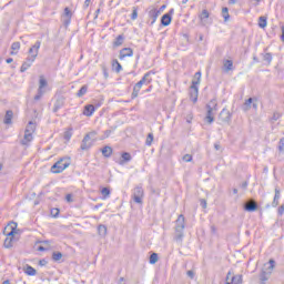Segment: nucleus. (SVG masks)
I'll list each match as a JSON object with an SVG mask.
<instances>
[{
  "mask_svg": "<svg viewBox=\"0 0 284 284\" xmlns=\"http://www.w3.org/2000/svg\"><path fill=\"white\" fill-rule=\"evenodd\" d=\"M185 215L180 214L175 221V232L173 240L178 245H183V239L185 237Z\"/></svg>",
  "mask_w": 284,
  "mask_h": 284,
  "instance_id": "1",
  "label": "nucleus"
},
{
  "mask_svg": "<svg viewBox=\"0 0 284 284\" xmlns=\"http://www.w3.org/2000/svg\"><path fill=\"white\" fill-rule=\"evenodd\" d=\"M72 164L70 156L60 158L50 169L52 174H61L64 170H68Z\"/></svg>",
  "mask_w": 284,
  "mask_h": 284,
  "instance_id": "2",
  "label": "nucleus"
},
{
  "mask_svg": "<svg viewBox=\"0 0 284 284\" xmlns=\"http://www.w3.org/2000/svg\"><path fill=\"white\" fill-rule=\"evenodd\" d=\"M37 131V123L33 121H29L27 124V128L24 130V136L21 140V145H30L31 141L34 139L32 134Z\"/></svg>",
  "mask_w": 284,
  "mask_h": 284,
  "instance_id": "3",
  "label": "nucleus"
},
{
  "mask_svg": "<svg viewBox=\"0 0 284 284\" xmlns=\"http://www.w3.org/2000/svg\"><path fill=\"white\" fill-rule=\"evenodd\" d=\"M206 116L204 118V121L206 123H214V114L219 112V102H216V99H212L207 104H206Z\"/></svg>",
  "mask_w": 284,
  "mask_h": 284,
  "instance_id": "4",
  "label": "nucleus"
},
{
  "mask_svg": "<svg viewBox=\"0 0 284 284\" xmlns=\"http://www.w3.org/2000/svg\"><path fill=\"white\" fill-rule=\"evenodd\" d=\"M97 136V131H91L87 133L81 142L80 150L88 151L92 145H94V142H92V138Z\"/></svg>",
  "mask_w": 284,
  "mask_h": 284,
  "instance_id": "5",
  "label": "nucleus"
},
{
  "mask_svg": "<svg viewBox=\"0 0 284 284\" xmlns=\"http://www.w3.org/2000/svg\"><path fill=\"white\" fill-rule=\"evenodd\" d=\"M45 88H48V80H45L43 75H40L38 91L33 98L34 101H41V99H43V94H45Z\"/></svg>",
  "mask_w": 284,
  "mask_h": 284,
  "instance_id": "6",
  "label": "nucleus"
},
{
  "mask_svg": "<svg viewBox=\"0 0 284 284\" xmlns=\"http://www.w3.org/2000/svg\"><path fill=\"white\" fill-rule=\"evenodd\" d=\"M146 14L149 18L148 20L149 26H154V23H156V20L161 16V11H159L156 7L151 6L146 9Z\"/></svg>",
  "mask_w": 284,
  "mask_h": 284,
  "instance_id": "7",
  "label": "nucleus"
},
{
  "mask_svg": "<svg viewBox=\"0 0 284 284\" xmlns=\"http://www.w3.org/2000/svg\"><path fill=\"white\" fill-rule=\"evenodd\" d=\"M143 196H145V191L143 190V186H135L132 191V200L134 201V203L143 205Z\"/></svg>",
  "mask_w": 284,
  "mask_h": 284,
  "instance_id": "8",
  "label": "nucleus"
},
{
  "mask_svg": "<svg viewBox=\"0 0 284 284\" xmlns=\"http://www.w3.org/2000/svg\"><path fill=\"white\" fill-rule=\"evenodd\" d=\"M62 108H65V97L57 95L53 103L52 112L57 114V112H59V110H61Z\"/></svg>",
  "mask_w": 284,
  "mask_h": 284,
  "instance_id": "9",
  "label": "nucleus"
},
{
  "mask_svg": "<svg viewBox=\"0 0 284 284\" xmlns=\"http://www.w3.org/2000/svg\"><path fill=\"white\" fill-rule=\"evenodd\" d=\"M190 99L193 103L199 101V82H192L190 88Z\"/></svg>",
  "mask_w": 284,
  "mask_h": 284,
  "instance_id": "10",
  "label": "nucleus"
},
{
  "mask_svg": "<svg viewBox=\"0 0 284 284\" xmlns=\"http://www.w3.org/2000/svg\"><path fill=\"white\" fill-rule=\"evenodd\" d=\"M37 61V54L29 55L20 68V72H26L28 69L32 68V64Z\"/></svg>",
  "mask_w": 284,
  "mask_h": 284,
  "instance_id": "11",
  "label": "nucleus"
},
{
  "mask_svg": "<svg viewBox=\"0 0 284 284\" xmlns=\"http://www.w3.org/2000/svg\"><path fill=\"white\" fill-rule=\"evenodd\" d=\"M219 119L222 123H230V121H232V113H230L227 109H223L220 112Z\"/></svg>",
  "mask_w": 284,
  "mask_h": 284,
  "instance_id": "12",
  "label": "nucleus"
},
{
  "mask_svg": "<svg viewBox=\"0 0 284 284\" xmlns=\"http://www.w3.org/2000/svg\"><path fill=\"white\" fill-rule=\"evenodd\" d=\"M126 57H134V50L132 48H123L120 50L119 59L123 61Z\"/></svg>",
  "mask_w": 284,
  "mask_h": 284,
  "instance_id": "13",
  "label": "nucleus"
},
{
  "mask_svg": "<svg viewBox=\"0 0 284 284\" xmlns=\"http://www.w3.org/2000/svg\"><path fill=\"white\" fill-rule=\"evenodd\" d=\"M152 74H156V71L151 70L148 71L142 79L140 80L144 85H150V83H152Z\"/></svg>",
  "mask_w": 284,
  "mask_h": 284,
  "instance_id": "14",
  "label": "nucleus"
},
{
  "mask_svg": "<svg viewBox=\"0 0 284 284\" xmlns=\"http://www.w3.org/2000/svg\"><path fill=\"white\" fill-rule=\"evenodd\" d=\"M41 48V41H37L30 49H29V54L30 57H34L36 54V59L37 57H39V50Z\"/></svg>",
  "mask_w": 284,
  "mask_h": 284,
  "instance_id": "15",
  "label": "nucleus"
},
{
  "mask_svg": "<svg viewBox=\"0 0 284 284\" xmlns=\"http://www.w3.org/2000/svg\"><path fill=\"white\" fill-rule=\"evenodd\" d=\"M222 63L224 72H232L234 70V61L225 59Z\"/></svg>",
  "mask_w": 284,
  "mask_h": 284,
  "instance_id": "16",
  "label": "nucleus"
},
{
  "mask_svg": "<svg viewBox=\"0 0 284 284\" xmlns=\"http://www.w3.org/2000/svg\"><path fill=\"white\" fill-rule=\"evenodd\" d=\"M143 83L140 80L133 87V92L131 94V99H136L139 97V92H141V88H143Z\"/></svg>",
  "mask_w": 284,
  "mask_h": 284,
  "instance_id": "17",
  "label": "nucleus"
},
{
  "mask_svg": "<svg viewBox=\"0 0 284 284\" xmlns=\"http://www.w3.org/2000/svg\"><path fill=\"white\" fill-rule=\"evenodd\" d=\"M274 267H276V261L274 260H270L268 263L264 264V271L267 274H272V272H274Z\"/></svg>",
  "mask_w": 284,
  "mask_h": 284,
  "instance_id": "18",
  "label": "nucleus"
},
{
  "mask_svg": "<svg viewBox=\"0 0 284 284\" xmlns=\"http://www.w3.org/2000/svg\"><path fill=\"white\" fill-rule=\"evenodd\" d=\"M245 212H256L258 210V203L256 201H253L252 203L244 204Z\"/></svg>",
  "mask_w": 284,
  "mask_h": 284,
  "instance_id": "19",
  "label": "nucleus"
},
{
  "mask_svg": "<svg viewBox=\"0 0 284 284\" xmlns=\"http://www.w3.org/2000/svg\"><path fill=\"white\" fill-rule=\"evenodd\" d=\"M278 201H281V189L275 187V195L273 197L272 207H278Z\"/></svg>",
  "mask_w": 284,
  "mask_h": 284,
  "instance_id": "20",
  "label": "nucleus"
},
{
  "mask_svg": "<svg viewBox=\"0 0 284 284\" xmlns=\"http://www.w3.org/2000/svg\"><path fill=\"white\" fill-rule=\"evenodd\" d=\"M95 111H97V108L93 104H88L84 106L83 114L84 116H92Z\"/></svg>",
  "mask_w": 284,
  "mask_h": 284,
  "instance_id": "21",
  "label": "nucleus"
},
{
  "mask_svg": "<svg viewBox=\"0 0 284 284\" xmlns=\"http://www.w3.org/2000/svg\"><path fill=\"white\" fill-rule=\"evenodd\" d=\"M199 19L203 26L207 23L206 19H210V11L207 9L202 10V12L199 14Z\"/></svg>",
  "mask_w": 284,
  "mask_h": 284,
  "instance_id": "22",
  "label": "nucleus"
},
{
  "mask_svg": "<svg viewBox=\"0 0 284 284\" xmlns=\"http://www.w3.org/2000/svg\"><path fill=\"white\" fill-rule=\"evenodd\" d=\"M170 23H172V16H170V13L163 14L161 18V24L168 27Z\"/></svg>",
  "mask_w": 284,
  "mask_h": 284,
  "instance_id": "23",
  "label": "nucleus"
},
{
  "mask_svg": "<svg viewBox=\"0 0 284 284\" xmlns=\"http://www.w3.org/2000/svg\"><path fill=\"white\" fill-rule=\"evenodd\" d=\"M14 116V113L12 112V110H8L6 112V115H4V120H3V123L6 125H10V123H12V118Z\"/></svg>",
  "mask_w": 284,
  "mask_h": 284,
  "instance_id": "24",
  "label": "nucleus"
},
{
  "mask_svg": "<svg viewBox=\"0 0 284 284\" xmlns=\"http://www.w3.org/2000/svg\"><path fill=\"white\" fill-rule=\"evenodd\" d=\"M101 152H102V156H104L105 159H110V156H112V152L114 151L112 146L106 145L101 150Z\"/></svg>",
  "mask_w": 284,
  "mask_h": 284,
  "instance_id": "25",
  "label": "nucleus"
},
{
  "mask_svg": "<svg viewBox=\"0 0 284 284\" xmlns=\"http://www.w3.org/2000/svg\"><path fill=\"white\" fill-rule=\"evenodd\" d=\"M98 234L99 236H102V239H104V236H108V226L103 224L98 225Z\"/></svg>",
  "mask_w": 284,
  "mask_h": 284,
  "instance_id": "26",
  "label": "nucleus"
},
{
  "mask_svg": "<svg viewBox=\"0 0 284 284\" xmlns=\"http://www.w3.org/2000/svg\"><path fill=\"white\" fill-rule=\"evenodd\" d=\"M24 274H27V276H37V270L30 265H27L23 268Z\"/></svg>",
  "mask_w": 284,
  "mask_h": 284,
  "instance_id": "27",
  "label": "nucleus"
},
{
  "mask_svg": "<svg viewBox=\"0 0 284 284\" xmlns=\"http://www.w3.org/2000/svg\"><path fill=\"white\" fill-rule=\"evenodd\" d=\"M123 41H125V36L120 34L115 38V40L113 41V48H120V45L123 43Z\"/></svg>",
  "mask_w": 284,
  "mask_h": 284,
  "instance_id": "28",
  "label": "nucleus"
},
{
  "mask_svg": "<svg viewBox=\"0 0 284 284\" xmlns=\"http://www.w3.org/2000/svg\"><path fill=\"white\" fill-rule=\"evenodd\" d=\"M112 68H113L114 72H116V74H119V72H121L123 70V67L116 59L112 60Z\"/></svg>",
  "mask_w": 284,
  "mask_h": 284,
  "instance_id": "29",
  "label": "nucleus"
},
{
  "mask_svg": "<svg viewBox=\"0 0 284 284\" xmlns=\"http://www.w3.org/2000/svg\"><path fill=\"white\" fill-rule=\"evenodd\" d=\"M121 156L122 160L120 161V165H123L124 163L132 161V155L128 152H123Z\"/></svg>",
  "mask_w": 284,
  "mask_h": 284,
  "instance_id": "30",
  "label": "nucleus"
},
{
  "mask_svg": "<svg viewBox=\"0 0 284 284\" xmlns=\"http://www.w3.org/2000/svg\"><path fill=\"white\" fill-rule=\"evenodd\" d=\"M243 283V275H235L231 278V282H226L225 284H241Z\"/></svg>",
  "mask_w": 284,
  "mask_h": 284,
  "instance_id": "31",
  "label": "nucleus"
},
{
  "mask_svg": "<svg viewBox=\"0 0 284 284\" xmlns=\"http://www.w3.org/2000/svg\"><path fill=\"white\" fill-rule=\"evenodd\" d=\"M11 54H17L19 50H21V43L20 42H13L11 44Z\"/></svg>",
  "mask_w": 284,
  "mask_h": 284,
  "instance_id": "32",
  "label": "nucleus"
},
{
  "mask_svg": "<svg viewBox=\"0 0 284 284\" xmlns=\"http://www.w3.org/2000/svg\"><path fill=\"white\" fill-rule=\"evenodd\" d=\"M85 94H88V84L81 87V89L77 93V97L81 99V97H85Z\"/></svg>",
  "mask_w": 284,
  "mask_h": 284,
  "instance_id": "33",
  "label": "nucleus"
},
{
  "mask_svg": "<svg viewBox=\"0 0 284 284\" xmlns=\"http://www.w3.org/2000/svg\"><path fill=\"white\" fill-rule=\"evenodd\" d=\"M258 28H267V17L262 16L258 18Z\"/></svg>",
  "mask_w": 284,
  "mask_h": 284,
  "instance_id": "34",
  "label": "nucleus"
},
{
  "mask_svg": "<svg viewBox=\"0 0 284 284\" xmlns=\"http://www.w3.org/2000/svg\"><path fill=\"white\" fill-rule=\"evenodd\" d=\"M101 194H102V199L105 201V199H110V194H112V192L110 191L109 187H103L101 190Z\"/></svg>",
  "mask_w": 284,
  "mask_h": 284,
  "instance_id": "35",
  "label": "nucleus"
},
{
  "mask_svg": "<svg viewBox=\"0 0 284 284\" xmlns=\"http://www.w3.org/2000/svg\"><path fill=\"white\" fill-rule=\"evenodd\" d=\"M158 262H159V254L152 253V254L150 255L149 263H150L151 265H156Z\"/></svg>",
  "mask_w": 284,
  "mask_h": 284,
  "instance_id": "36",
  "label": "nucleus"
},
{
  "mask_svg": "<svg viewBox=\"0 0 284 284\" xmlns=\"http://www.w3.org/2000/svg\"><path fill=\"white\" fill-rule=\"evenodd\" d=\"M222 17L224 21H230V9L227 7L222 8Z\"/></svg>",
  "mask_w": 284,
  "mask_h": 284,
  "instance_id": "37",
  "label": "nucleus"
},
{
  "mask_svg": "<svg viewBox=\"0 0 284 284\" xmlns=\"http://www.w3.org/2000/svg\"><path fill=\"white\" fill-rule=\"evenodd\" d=\"M270 273H267V271L262 270L261 274H260V281L265 282L268 281L270 278Z\"/></svg>",
  "mask_w": 284,
  "mask_h": 284,
  "instance_id": "38",
  "label": "nucleus"
},
{
  "mask_svg": "<svg viewBox=\"0 0 284 284\" xmlns=\"http://www.w3.org/2000/svg\"><path fill=\"white\" fill-rule=\"evenodd\" d=\"M62 258H63V253H61V252H53L52 253V261L58 262V261H61Z\"/></svg>",
  "mask_w": 284,
  "mask_h": 284,
  "instance_id": "39",
  "label": "nucleus"
},
{
  "mask_svg": "<svg viewBox=\"0 0 284 284\" xmlns=\"http://www.w3.org/2000/svg\"><path fill=\"white\" fill-rule=\"evenodd\" d=\"M136 19H139V9L136 7H133V11H132V14H131V20L136 21Z\"/></svg>",
  "mask_w": 284,
  "mask_h": 284,
  "instance_id": "40",
  "label": "nucleus"
},
{
  "mask_svg": "<svg viewBox=\"0 0 284 284\" xmlns=\"http://www.w3.org/2000/svg\"><path fill=\"white\" fill-rule=\"evenodd\" d=\"M101 70L103 72L104 79H108L110 77V73L108 72V65H105V63L101 64Z\"/></svg>",
  "mask_w": 284,
  "mask_h": 284,
  "instance_id": "41",
  "label": "nucleus"
},
{
  "mask_svg": "<svg viewBox=\"0 0 284 284\" xmlns=\"http://www.w3.org/2000/svg\"><path fill=\"white\" fill-rule=\"evenodd\" d=\"M152 141H154V134L149 133L146 136L145 145H148V146L152 145Z\"/></svg>",
  "mask_w": 284,
  "mask_h": 284,
  "instance_id": "42",
  "label": "nucleus"
},
{
  "mask_svg": "<svg viewBox=\"0 0 284 284\" xmlns=\"http://www.w3.org/2000/svg\"><path fill=\"white\" fill-rule=\"evenodd\" d=\"M194 79L192 81V83H197V85H201V71H197L195 74H194Z\"/></svg>",
  "mask_w": 284,
  "mask_h": 284,
  "instance_id": "43",
  "label": "nucleus"
},
{
  "mask_svg": "<svg viewBox=\"0 0 284 284\" xmlns=\"http://www.w3.org/2000/svg\"><path fill=\"white\" fill-rule=\"evenodd\" d=\"M112 130H105L103 135L100 138V141H105V139H110V134H112Z\"/></svg>",
  "mask_w": 284,
  "mask_h": 284,
  "instance_id": "44",
  "label": "nucleus"
},
{
  "mask_svg": "<svg viewBox=\"0 0 284 284\" xmlns=\"http://www.w3.org/2000/svg\"><path fill=\"white\" fill-rule=\"evenodd\" d=\"M272 53H264L263 54V60L267 62V64L270 65V63H272Z\"/></svg>",
  "mask_w": 284,
  "mask_h": 284,
  "instance_id": "45",
  "label": "nucleus"
},
{
  "mask_svg": "<svg viewBox=\"0 0 284 284\" xmlns=\"http://www.w3.org/2000/svg\"><path fill=\"white\" fill-rule=\"evenodd\" d=\"M182 160L184 161V163H192V154H184Z\"/></svg>",
  "mask_w": 284,
  "mask_h": 284,
  "instance_id": "46",
  "label": "nucleus"
},
{
  "mask_svg": "<svg viewBox=\"0 0 284 284\" xmlns=\"http://www.w3.org/2000/svg\"><path fill=\"white\" fill-rule=\"evenodd\" d=\"M4 247H7V248L12 247V237H7L4 240Z\"/></svg>",
  "mask_w": 284,
  "mask_h": 284,
  "instance_id": "47",
  "label": "nucleus"
},
{
  "mask_svg": "<svg viewBox=\"0 0 284 284\" xmlns=\"http://www.w3.org/2000/svg\"><path fill=\"white\" fill-rule=\"evenodd\" d=\"M282 114L280 112H274L271 121H278V119H281Z\"/></svg>",
  "mask_w": 284,
  "mask_h": 284,
  "instance_id": "48",
  "label": "nucleus"
},
{
  "mask_svg": "<svg viewBox=\"0 0 284 284\" xmlns=\"http://www.w3.org/2000/svg\"><path fill=\"white\" fill-rule=\"evenodd\" d=\"M278 152H284V138L280 139V142H278Z\"/></svg>",
  "mask_w": 284,
  "mask_h": 284,
  "instance_id": "49",
  "label": "nucleus"
},
{
  "mask_svg": "<svg viewBox=\"0 0 284 284\" xmlns=\"http://www.w3.org/2000/svg\"><path fill=\"white\" fill-rule=\"evenodd\" d=\"M64 14L68 19H72V11H70V8L67 7L64 9Z\"/></svg>",
  "mask_w": 284,
  "mask_h": 284,
  "instance_id": "50",
  "label": "nucleus"
},
{
  "mask_svg": "<svg viewBox=\"0 0 284 284\" xmlns=\"http://www.w3.org/2000/svg\"><path fill=\"white\" fill-rule=\"evenodd\" d=\"M64 139H65V141H70V139H72V131H65Z\"/></svg>",
  "mask_w": 284,
  "mask_h": 284,
  "instance_id": "51",
  "label": "nucleus"
},
{
  "mask_svg": "<svg viewBox=\"0 0 284 284\" xmlns=\"http://www.w3.org/2000/svg\"><path fill=\"white\" fill-rule=\"evenodd\" d=\"M14 234H17V230L12 229L11 232L7 234V239H14Z\"/></svg>",
  "mask_w": 284,
  "mask_h": 284,
  "instance_id": "52",
  "label": "nucleus"
},
{
  "mask_svg": "<svg viewBox=\"0 0 284 284\" xmlns=\"http://www.w3.org/2000/svg\"><path fill=\"white\" fill-rule=\"evenodd\" d=\"M186 276H189V278L191 280H194V276H196V273H194V271H187Z\"/></svg>",
  "mask_w": 284,
  "mask_h": 284,
  "instance_id": "53",
  "label": "nucleus"
},
{
  "mask_svg": "<svg viewBox=\"0 0 284 284\" xmlns=\"http://www.w3.org/2000/svg\"><path fill=\"white\" fill-rule=\"evenodd\" d=\"M51 214L54 219H57L59 216V209H52Z\"/></svg>",
  "mask_w": 284,
  "mask_h": 284,
  "instance_id": "54",
  "label": "nucleus"
},
{
  "mask_svg": "<svg viewBox=\"0 0 284 284\" xmlns=\"http://www.w3.org/2000/svg\"><path fill=\"white\" fill-rule=\"evenodd\" d=\"M254 100L252 99V98H248L246 101H245V103H244V105L246 106V108H250V105H252V102H253Z\"/></svg>",
  "mask_w": 284,
  "mask_h": 284,
  "instance_id": "55",
  "label": "nucleus"
},
{
  "mask_svg": "<svg viewBox=\"0 0 284 284\" xmlns=\"http://www.w3.org/2000/svg\"><path fill=\"white\" fill-rule=\"evenodd\" d=\"M67 203H72L74 200L72 199V194H67L65 196Z\"/></svg>",
  "mask_w": 284,
  "mask_h": 284,
  "instance_id": "56",
  "label": "nucleus"
},
{
  "mask_svg": "<svg viewBox=\"0 0 284 284\" xmlns=\"http://www.w3.org/2000/svg\"><path fill=\"white\" fill-rule=\"evenodd\" d=\"M277 212H278L280 216H283V214H284V204H282V205L278 207Z\"/></svg>",
  "mask_w": 284,
  "mask_h": 284,
  "instance_id": "57",
  "label": "nucleus"
},
{
  "mask_svg": "<svg viewBox=\"0 0 284 284\" xmlns=\"http://www.w3.org/2000/svg\"><path fill=\"white\" fill-rule=\"evenodd\" d=\"M250 185V182L247 181H244L242 184H241V187L242 190H247V186Z\"/></svg>",
  "mask_w": 284,
  "mask_h": 284,
  "instance_id": "58",
  "label": "nucleus"
},
{
  "mask_svg": "<svg viewBox=\"0 0 284 284\" xmlns=\"http://www.w3.org/2000/svg\"><path fill=\"white\" fill-rule=\"evenodd\" d=\"M192 119H194V116L192 115V113H190L189 115H186V123H192Z\"/></svg>",
  "mask_w": 284,
  "mask_h": 284,
  "instance_id": "59",
  "label": "nucleus"
},
{
  "mask_svg": "<svg viewBox=\"0 0 284 284\" xmlns=\"http://www.w3.org/2000/svg\"><path fill=\"white\" fill-rule=\"evenodd\" d=\"M90 1H92V0L84 1V4H83L84 10H88V8H90Z\"/></svg>",
  "mask_w": 284,
  "mask_h": 284,
  "instance_id": "60",
  "label": "nucleus"
},
{
  "mask_svg": "<svg viewBox=\"0 0 284 284\" xmlns=\"http://www.w3.org/2000/svg\"><path fill=\"white\" fill-rule=\"evenodd\" d=\"M201 206L205 210L207 207V201L201 200Z\"/></svg>",
  "mask_w": 284,
  "mask_h": 284,
  "instance_id": "61",
  "label": "nucleus"
},
{
  "mask_svg": "<svg viewBox=\"0 0 284 284\" xmlns=\"http://www.w3.org/2000/svg\"><path fill=\"white\" fill-rule=\"evenodd\" d=\"M48 250H49V248L45 247V246H39V247H38V251H39V252H48Z\"/></svg>",
  "mask_w": 284,
  "mask_h": 284,
  "instance_id": "62",
  "label": "nucleus"
},
{
  "mask_svg": "<svg viewBox=\"0 0 284 284\" xmlns=\"http://www.w3.org/2000/svg\"><path fill=\"white\" fill-rule=\"evenodd\" d=\"M168 8V6L163 4L160 7V9H158V12H160V14L163 12V10H165Z\"/></svg>",
  "mask_w": 284,
  "mask_h": 284,
  "instance_id": "63",
  "label": "nucleus"
},
{
  "mask_svg": "<svg viewBox=\"0 0 284 284\" xmlns=\"http://www.w3.org/2000/svg\"><path fill=\"white\" fill-rule=\"evenodd\" d=\"M281 30H282L281 39H282V41H284V26L281 27Z\"/></svg>",
  "mask_w": 284,
  "mask_h": 284,
  "instance_id": "64",
  "label": "nucleus"
}]
</instances>
